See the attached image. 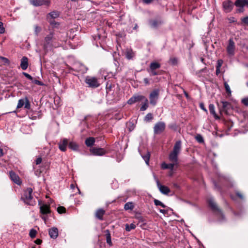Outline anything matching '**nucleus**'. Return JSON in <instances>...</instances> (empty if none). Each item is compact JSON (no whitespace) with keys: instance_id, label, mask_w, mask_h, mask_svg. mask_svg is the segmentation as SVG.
Segmentation results:
<instances>
[{"instance_id":"obj_1","label":"nucleus","mask_w":248,"mask_h":248,"mask_svg":"<svg viewBox=\"0 0 248 248\" xmlns=\"http://www.w3.org/2000/svg\"><path fill=\"white\" fill-rule=\"evenodd\" d=\"M181 148V141H177L174 145L172 151L170 153L169 155L170 161L176 165H177L178 163V155L180 153Z\"/></svg>"},{"instance_id":"obj_2","label":"nucleus","mask_w":248,"mask_h":248,"mask_svg":"<svg viewBox=\"0 0 248 248\" xmlns=\"http://www.w3.org/2000/svg\"><path fill=\"white\" fill-rule=\"evenodd\" d=\"M32 189L31 187H28L24 192L21 199L26 204L33 206L35 204V201L33 199L32 195Z\"/></svg>"},{"instance_id":"obj_3","label":"nucleus","mask_w":248,"mask_h":248,"mask_svg":"<svg viewBox=\"0 0 248 248\" xmlns=\"http://www.w3.org/2000/svg\"><path fill=\"white\" fill-rule=\"evenodd\" d=\"M160 90L158 89H155L149 94V98L150 103L153 106L157 104L159 97Z\"/></svg>"},{"instance_id":"obj_4","label":"nucleus","mask_w":248,"mask_h":248,"mask_svg":"<svg viewBox=\"0 0 248 248\" xmlns=\"http://www.w3.org/2000/svg\"><path fill=\"white\" fill-rule=\"evenodd\" d=\"M85 82L89 87L92 88H97L100 85L98 79L94 77L87 76Z\"/></svg>"},{"instance_id":"obj_5","label":"nucleus","mask_w":248,"mask_h":248,"mask_svg":"<svg viewBox=\"0 0 248 248\" xmlns=\"http://www.w3.org/2000/svg\"><path fill=\"white\" fill-rule=\"evenodd\" d=\"M207 202L211 210L213 212H216L218 216H220L223 219H224V216L222 212L218 207L217 203L215 202L214 199L212 198H209L207 200Z\"/></svg>"},{"instance_id":"obj_6","label":"nucleus","mask_w":248,"mask_h":248,"mask_svg":"<svg viewBox=\"0 0 248 248\" xmlns=\"http://www.w3.org/2000/svg\"><path fill=\"white\" fill-rule=\"evenodd\" d=\"M166 124L163 122H158L155 124L154 132L155 135L161 134L165 129Z\"/></svg>"},{"instance_id":"obj_7","label":"nucleus","mask_w":248,"mask_h":248,"mask_svg":"<svg viewBox=\"0 0 248 248\" xmlns=\"http://www.w3.org/2000/svg\"><path fill=\"white\" fill-rule=\"evenodd\" d=\"M70 70L81 73H84L87 72L88 69L83 64L80 63H76L74 65L73 67L70 68Z\"/></svg>"},{"instance_id":"obj_8","label":"nucleus","mask_w":248,"mask_h":248,"mask_svg":"<svg viewBox=\"0 0 248 248\" xmlns=\"http://www.w3.org/2000/svg\"><path fill=\"white\" fill-rule=\"evenodd\" d=\"M54 37V33L50 32V33L47 35L45 39V42L43 46V47L45 50H46L47 49L51 46V42L53 40Z\"/></svg>"},{"instance_id":"obj_9","label":"nucleus","mask_w":248,"mask_h":248,"mask_svg":"<svg viewBox=\"0 0 248 248\" xmlns=\"http://www.w3.org/2000/svg\"><path fill=\"white\" fill-rule=\"evenodd\" d=\"M40 213L42 215H47L51 213L50 207L49 204L46 203H41V201H39Z\"/></svg>"},{"instance_id":"obj_10","label":"nucleus","mask_w":248,"mask_h":248,"mask_svg":"<svg viewBox=\"0 0 248 248\" xmlns=\"http://www.w3.org/2000/svg\"><path fill=\"white\" fill-rule=\"evenodd\" d=\"M30 3L35 7L46 5L49 6L50 1L49 0H29Z\"/></svg>"},{"instance_id":"obj_11","label":"nucleus","mask_w":248,"mask_h":248,"mask_svg":"<svg viewBox=\"0 0 248 248\" xmlns=\"http://www.w3.org/2000/svg\"><path fill=\"white\" fill-rule=\"evenodd\" d=\"M235 49V43L232 38L229 40V44L227 46V52L229 55L233 56Z\"/></svg>"},{"instance_id":"obj_12","label":"nucleus","mask_w":248,"mask_h":248,"mask_svg":"<svg viewBox=\"0 0 248 248\" xmlns=\"http://www.w3.org/2000/svg\"><path fill=\"white\" fill-rule=\"evenodd\" d=\"M146 97L142 95H135L132 96L128 101L127 104L132 105L138 102H142Z\"/></svg>"},{"instance_id":"obj_13","label":"nucleus","mask_w":248,"mask_h":248,"mask_svg":"<svg viewBox=\"0 0 248 248\" xmlns=\"http://www.w3.org/2000/svg\"><path fill=\"white\" fill-rule=\"evenodd\" d=\"M222 6L225 13H230L233 9V4L230 0H226L223 2Z\"/></svg>"},{"instance_id":"obj_14","label":"nucleus","mask_w":248,"mask_h":248,"mask_svg":"<svg viewBox=\"0 0 248 248\" xmlns=\"http://www.w3.org/2000/svg\"><path fill=\"white\" fill-rule=\"evenodd\" d=\"M90 152L94 155H103L106 153V150L102 148H93L90 149Z\"/></svg>"},{"instance_id":"obj_15","label":"nucleus","mask_w":248,"mask_h":248,"mask_svg":"<svg viewBox=\"0 0 248 248\" xmlns=\"http://www.w3.org/2000/svg\"><path fill=\"white\" fill-rule=\"evenodd\" d=\"M10 177L12 181H13L15 183L18 185H20L21 184V181L19 177V176L16 174L14 171H10L9 172Z\"/></svg>"},{"instance_id":"obj_16","label":"nucleus","mask_w":248,"mask_h":248,"mask_svg":"<svg viewBox=\"0 0 248 248\" xmlns=\"http://www.w3.org/2000/svg\"><path fill=\"white\" fill-rule=\"evenodd\" d=\"M156 184L157 187L159 191L163 194L167 195L170 192V188L167 186H163L160 184L159 180H156Z\"/></svg>"},{"instance_id":"obj_17","label":"nucleus","mask_w":248,"mask_h":248,"mask_svg":"<svg viewBox=\"0 0 248 248\" xmlns=\"http://www.w3.org/2000/svg\"><path fill=\"white\" fill-rule=\"evenodd\" d=\"M163 23V21L161 19H154L149 21L150 26L153 28H157Z\"/></svg>"},{"instance_id":"obj_18","label":"nucleus","mask_w":248,"mask_h":248,"mask_svg":"<svg viewBox=\"0 0 248 248\" xmlns=\"http://www.w3.org/2000/svg\"><path fill=\"white\" fill-rule=\"evenodd\" d=\"M68 140L66 139H63L59 143V148L62 152L66 150L67 146L68 145Z\"/></svg>"},{"instance_id":"obj_19","label":"nucleus","mask_w":248,"mask_h":248,"mask_svg":"<svg viewBox=\"0 0 248 248\" xmlns=\"http://www.w3.org/2000/svg\"><path fill=\"white\" fill-rule=\"evenodd\" d=\"M220 103L222 104V108H220V111L221 113L224 112L225 113H227L228 110L231 108V104L227 101H222Z\"/></svg>"},{"instance_id":"obj_20","label":"nucleus","mask_w":248,"mask_h":248,"mask_svg":"<svg viewBox=\"0 0 248 248\" xmlns=\"http://www.w3.org/2000/svg\"><path fill=\"white\" fill-rule=\"evenodd\" d=\"M105 214V210L102 208L97 209L95 213V217L100 220H103V216Z\"/></svg>"},{"instance_id":"obj_21","label":"nucleus","mask_w":248,"mask_h":248,"mask_svg":"<svg viewBox=\"0 0 248 248\" xmlns=\"http://www.w3.org/2000/svg\"><path fill=\"white\" fill-rule=\"evenodd\" d=\"M48 233L51 238L56 239L58 236V229L56 227L51 228L49 229Z\"/></svg>"},{"instance_id":"obj_22","label":"nucleus","mask_w":248,"mask_h":248,"mask_svg":"<svg viewBox=\"0 0 248 248\" xmlns=\"http://www.w3.org/2000/svg\"><path fill=\"white\" fill-rule=\"evenodd\" d=\"M29 65L28 59L27 57L24 56L21 60L20 67L23 70L27 69Z\"/></svg>"},{"instance_id":"obj_23","label":"nucleus","mask_w":248,"mask_h":248,"mask_svg":"<svg viewBox=\"0 0 248 248\" xmlns=\"http://www.w3.org/2000/svg\"><path fill=\"white\" fill-rule=\"evenodd\" d=\"M236 7H248V0H236L234 3Z\"/></svg>"},{"instance_id":"obj_24","label":"nucleus","mask_w":248,"mask_h":248,"mask_svg":"<svg viewBox=\"0 0 248 248\" xmlns=\"http://www.w3.org/2000/svg\"><path fill=\"white\" fill-rule=\"evenodd\" d=\"M125 57L128 60L132 59L135 57V53L131 49H127L125 52Z\"/></svg>"},{"instance_id":"obj_25","label":"nucleus","mask_w":248,"mask_h":248,"mask_svg":"<svg viewBox=\"0 0 248 248\" xmlns=\"http://www.w3.org/2000/svg\"><path fill=\"white\" fill-rule=\"evenodd\" d=\"M209 111H210V113L214 116V118L216 119H217V120L219 119V117L216 113L215 106L213 104H211L209 105Z\"/></svg>"},{"instance_id":"obj_26","label":"nucleus","mask_w":248,"mask_h":248,"mask_svg":"<svg viewBox=\"0 0 248 248\" xmlns=\"http://www.w3.org/2000/svg\"><path fill=\"white\" fill-rule=\"evenodd\" d=\"M147 71L149 73H150V76H157V75H161L164 71L163 70H150V69H147Z\"/></svg>"},{"instance_id":"obj_27","label":"nucleus","mask_w":248,"mask_h":248,"mask_svg":"<svg viewBox=\"0 0 248 248\" xmlns=\"http://www.w3.org/2000/svg\"><path fill=\"white\" fill-rule=\"evenodd\" d=\"M160 63L156 62H153L150 64L149 69L150 70H157L158 69L160 68Z\"/></svg>"},{"instance_id":"obj_28","label":"nucleus","mask_w":248,"mask_h":248,"mask_svg":"<svg viewBox=\"0 0 248 248\" xmlns=\"http://www.w3.org/2000/svg\"><path fill=\"white\" fill-rule=\"evenodd\" d=\"M95 142V139L93 137H90L87 138L85 140V143L87 147L92 146Z\"/></svg>"},{"instance_id":"obj_29","label":"nucleus","mask_w":248,"mask_h":248,"mask_svg":"<svg viewBox=\"0 0 248 248\" xmlns=\"http://www.w3.org/2000/svg\"><path fill=\"white\" fill-rule=\"evenodd\" d=\"M142 102V105L140 108V110L141 111L146 110L149 107L148 100L146 97Z\"/></svg>"},{"instance_id":"obj_30","label":"nucleus","mask_w":248,"mask_h":248,"mask_svg":"<svg viewBox=\"0 0 248 248\" xmlns=\"http://www.w3.org/2000/svg\"><path fill=\"white\" fill-rule=\"evenodd\" d=\"M175 165H176L172 162L170 164L163 163L162 164V168L163 169H170V170H172Z\"/></svg>"},{"instance_id":"obj_31","label":"nucleus","mask_w":248,"mask_h":248,"mask_svg":"<svg viewBox=\"0 0 248 248\" xmlns=\"http://www.w3.org/2000/svg\"><path fill=\"white\" fill-rule=\"evenodd\" d=\"M68 147L74 151H77L78 149V144L73 141L69 143Z\"/></svg>"},{"instance_id":"obj_32","label":"nucleus","mask_w":248,"mask_h":248,"mask_svg":"<svg viewBox=\"0 0 248 248\" xmlns=\"http://www.w3.org/2000/svg\"><path fill=\"white\" fill-rule=\"evenodd\" d=\"M134 208V205L132 202H128L124 204V209L125 210H132Z\"/></svg>"},{"instance_id":"obj_33","label":"nucleus","mask_w":248,"mask_h":248,"mask_svg":"<svg viewBox=\"0 0 248 248\" xmlns=\"http://www.w3.org/2000/svg\"><path fill=\"white\" fill-rule=\"evenodd\" d=\"M106 241L107 243L109 245H112V242L111 240V235L109 231L107 230L106 231Z\"/></svg>"},{"instance_id":"obj_34","label":"nucleus","mask_w":248,"mask_h":248,"mask_svg":"<svg viewBox=\"0 0 248 248\" xmlns=\"http://www.w3.org/2000/svg\"><path fill=\"white\" fill-rule=\"evenodd\" d=\"M52 18L55 19L60 16V12L57 11H53L48 14Z\"/></svg>"},{"instance_id":"obj_35","label":"nucleus","mask_w":248,"mask_h":248,"mask_svg":"<svg viewBox=\"0 0 248 248\" xmlns=\"http://www.w3.org/2000/svg\"><path fill=\"white\" fill-rule=\"evenodd\" d=\"M224 87H225L226 92L228 95V96H231V93H232V91L231 90V89L230 88L229 85H228V84L226 81H225L224 82Z\"/></svg>"},{"instance_id":"obj_36","label":"nucleus","mask_w":248,"mask_h":248,"mask_svg":"<svg viewBox=\"0 0 248 248\" xmlns=\"http://www.w3.org/2000/svg\"><path fill=\"white\" fill-rule=\"evenodd\" d=\"M24 108L27 109H30L31 108V104L28 97H25Z\"/></svg>"},{"instance_id":"obj_37","label":"nucleus","mask_w":248,"mask_h":248,"mask_svg":"<svg viewBox=\"0 0 248 248\" xmlns=\"http://www.w3.org/2000/svg\"><path fill=\"white\" fill-rule=\"evenodd\" d=\"M142 157L143 158V159L144 160V161H145L146 164L149 165V162L150 157V152H148L146 154V155H142Z\"/></svg>"},{"instance_id":"obj_38","label":"nucleus","mask_w":248,"mask_h":248,"mask_svg":"<svg viewBox=\"0 0 248 248\" xmlns=\"http://www.w3.org/2000/svg\"><path fill=\"white\" fill-rule=\"evenodd\" d=\"M135 228L136 225L133 223H131L130 225L128 224L125 225V230L127 232H130L131 230L135 229Z\"/></svg>"},{"instance_id":"obj_39","label":"nucleus","mask_w":248,"mask_h":248,"mask_svg":"<svg viewBox=\"0 0 248 248\" xmlns=\"http://www.w3.org/2000/svg\"><path fill=\"white\" fill-rule=\"evenodd\" d=\"M153 119V114L151 113H148L144 117V120L148 122Z\"/></svg>"},{"instance_id":"obj_40","label":"nucleus","mask_w":248,"mask_h":248,"mask_svg":"<svg viewBox=\"0 0 248 248\" xmlns=\"http://www.w3.org/2000/svg\"><path fill=\"white\" fill-rule=\"evenodd\" d=\"M195 139L200 143H202L204 142L203 138L200 134H197L195 136Z\"/></svg>"},{"instance_id":"obj_41","label":"nucleus","mask_w":248,"mask_h":248,"mask_svg":"<svg viewBox=\"0 0 248 248\" xmlns=\"http://www.w3.org/2000/svg\"><path fill=\"white\" fill-rule=\"evenodd\" d=\"M25 102V98L24 99H20L18 100L17 105L16 107V108H22L24 105Z\"/></svg>"},{"instance_id":"obj_42","label":"nucleus","mask_w":248,"mask_h":248,"mask_svg":"<svg viewBox=\"0 0 248 248\" xmlns=\"http://www.w3.org/2000/svg\"><path fill=\"white\" fill-rule=\"evenodd\" d=\"M154 202L156 206H160L163 208L166 207V205L164 203L157 199H155Z\"/></svg>"},{"instance_id":"obj_43","label":"nucleus","mask_w":248,"mask_h":248,"mask_svg":"<svg viewBox=\"0 0 248 248\" xmlns=\"http://www.w3.org/2000/svg\"><path fill=\"white\" fill-rule=\"evenodd\" d=\"M36 233L37 231L35 230L32 229L30 230L29 235L31 238H33L36 236Z\"/></svg>"},{"instance_id":"obj_44","label":"nucleus","mask_w":248,"mask_h":248,"mask_svg":"<svg viewBox=\"0 0 248 248\" xmlns=\"http://www.w3.org/2000/svg\"><path fill=\"white\" fill-rule=\"evenodd\" d=\"M177 59L176 58L173 57L170 58L169 60L170 63L172 65H176L177 64Z\"/></svg>"},{"instance_id":"obj_45","label":"nucleus","mask_w":248,"mask_h":248,"mask_svg":"<svg viewBox=\"0 0 248 248\" xmlns=\"http://www.w3.org/2000/svg\"><path fill=\"white\" fill-rule=\"evenodd\" d=\"M57 211L59 214L64 213L66 212V209L63 206H59L57 208Z\"/></svg>"},{"instance_id":"obj_46","label":"nucleus","mask_w":248,"mask_h":248,"mask_svg":"<svg viewBox=\"0 0 248 248\" xmlns=\"http://www.w3.org/2000/svg\"><path fill=\"white\" fill-rule=\"evenodd\" d=\"M41 28L37 25H35L34 27V33L37 36L39 33L41 31Z\"/></svg>"},{"instance_id":"obj_47","label":"nucleus","mask_w":248,"mask_h":248,"mask_svg":"<svg viewBox=\"0 0 248 248\" xmlns=\"http://www.w3.org/2000/svg\"><path fill=\"white\" fill-rule=\"evenodd\" d=\"M242 24L245 25H248V16L241 18Z\"/></svg>"},{"instance_id":"obj_48","label":"nucleus","mask_w":248,"mask_h":248,"mask_svg":"<svg viewBox=\"0 0 248 248\" xmlns=\"http://www.w3.org/2000/svg\"><path fill=\"white\" fill-rule=\"evenodd\" d=\"M31 81H32V83H33L36 85H41V86L44 85V83L42 82H41L38 80L32 79V80Z\"/></svg>"},{"instance_id":"obj_49","label":"nucleus","mask_w":248,"mask_h":248,"mask_svg":"<svg viewBox=\"0 0 248 248\" xmlns=\"http://www.w3.org/2000/svg\"><path fill=\"white\" fill-rule=\"evenodd\" d=\"M5 32V28L3 27V24L0 21V34H2Z\"/></svg>"},{"instance_id":"obj_50","label":"nucleus","mask_w":248,"mask_h":248,"mask_svg":"<svg viewBox=\"0 0 248 248\" xmlns=\"http://www.w3.org/2000/svg\"><path fill=\"white\" fill-rule=\"evenodd\" d=\"M242 103L245 106H248V97L243 98Z\"/></svg>"},{"instance_id":"obj_51","label":"nucleus","mask_w":248,"mask_h":248,"mask_svg":"<svg viewBox=\"0 0 248 248\" xmlns=\"http://www.w3.org/2000/svg\"><path fill=\"white\" fill-rule=\"evenodd\" d=\"M23 75L26 77L28 79L31 80H32V79H33V78L30 75H29V74L27 73H25V72H23Z\"/></svg>"},{"instance_id":"obj_52","label":"nucleus","mask_w":248,"mask_h":248,"mask_svg":"<svg viewBox=\"0 0 248 248\" xmlns=\"http://www.w3.org/2000/svg\"><path fill=\"white\" fill-rule=\"evenodd\" d=\"M222 64H223V61L222 60H218L217 62V65L216 66V67L220 68Z\"/></svg>"},{"instance_id":"obj_53","label":"nucleus","mask_w":248,"mask_h":248,"mask_svg":"<svg viewBox=\"0 0 248 248\" xmlns=\"http://www.w3.org/2000/svg\"><path fill=\"white\" fill-rule=\"evenodd\" d=\"M143 82L146 86L149 85L150 84V79L148 78H144L143 79Z\"/></svg>"},{"instance_id":"obj_54","label":"nucleus","mask_w":248,"mask_h":248,"mask_svg":"<svg viewBox=\"0 0 248 248\" xmlns=\"http://www.w3.org/2000/svg\"><path fill=\"white\" fill-rule=\"evenodd\" d=\"M111 87H112L111 84L109 83V82H107V84H106L107 90L108 91H110L111 89Z\"/></svg>"},{"instance_id":"obj_55","label":"nucleus","mask_w":248,"mask_h":248,"mask_svg":"<svg viewBox=\"0 0 248 248\" xmlns=\"http://www.w3.org/2000/svg\"><path fill=\"white\" fill-rule=\"evenodd\" d=\"M42 158L41 157H39L35 160V163L36 165H39V164H41V163L42 162Z\"/></svg>"},{"instance_id":"obj_56","label":"nucleus","mask_w":248,"mask_h":248,"mask_svg":"<svg viewBox=\"0 0 248 248\" xmlns=\"http://www.w3.org/2000/svg\"><path fill=\"white\" fill-rule=\"evenodd\" d=\"M236 196L239 197L240 199H244V197H243V195H242V193H241L239 191H237L236 192Z\"/></svg>"},{"instance_id":"obj_57","label":"nucleus","mask_w":248,"mask_h":248,"mask_svg":"<svg viewBox=\"0 0 248 248\" xmlns=\"http://www.w3.org/2000/svg\"><path fill=\"white\" fill-rule=\"evenodd\" d=\"M200 108L202 109L203 110H204V111H205L206 112H207V109H206V108L204 107V105L203 104V103H200Z\"/></svg>"},{"instance_id":"obj_58","label":"nucleus","mask_w":248,"mask_h":248,"mask_svg":"<svg viewBox=\"0 0 248 248\" xmlns=\"http://www.w3.org/2000/svg\"><path fill=\"white\" fill-rule=\"evenodd\" d=\"M142 1L145 4H150L153 1V0H142Z\"/></svg>"},{"instance_id":"obj_59","label":"nucleus","mask_w":248,"mask_h":248,"mask_svg":"<svg viewBox=\"0 0 248 248\" xmlns=\"http://www.w3.org/2000/svg\"><path fill=\"white\" fill-rule=\"evenodd\" d=\"M41 172L42 171L40 170H36L34 171L35 174L38 177L40 176Z\"/></svg>"},{"instance_id":"obj_60","label":"nucleus","mask_w":248,"mask_h":248,"mask_svg":"<svg viewBox=\"0 0 248 248\" xmlns=\"http://www.w3.org/2000/svg\"><path fill=\"white\" fill-rule=\"evenodd\" d=\"M42 241L41 239H37L35 241V243L37 244V245H40L42 243Z\"/></svg>"},{"instance_id":"obj_61","label":"nucleus","mask_w":248,"mask_h":248,"mask_svg":"<svg viewBox=\"0 0 248 248\" xmlns=\"http://www.w3.org/2000/svg\"><path fill=\"white\" fill-rule=\"evenodd\" d=\"M41 217L42 219L44 220L45 223H46V221L47 219L46 215H42L41 216Z\"/></svg>"},{"instance_id":"obj_62","label":"nucleus","mask_w":248,"mask_h":248,"mask_svg":"<svg viewBox=\"0 0 248 248\" xmlns=\"http://www.w3.org/2000/svg\"><path fill=\"white\" fill-rule=\"evenodd\" d=\"M0 58L2 59L3 60V62L5 63H7L9 62V60H8V59L5 57H0Z\"/></svg>"},{"instance_id":"obj_63","label":"nucleus","mask_w":248,"mask_h":248,"mask_svg":"<svg viewBox=\"0 0 248 248\" xmlns=\"http://www.w3.org/2000/svg\"><path fill=\"white\" fill-rule=\"evenodd\" d=\"M239 8L237 10V12L243 13L244 11V7H239Z\"/></svg>"},{"instance_id":"obj_64","label":"nucleus","mask_w":248,"mask_h":248,"mask_svg":"<svg viewBox=\"0 0 248 248\" xmlns=\"http://www.w3.org/2000/svg\"><path fill=\"white\" fill-rule=\"evenodd\" d=\"M3 155L4 153L3 149L0 147V157L2 156Z\"/></svg>"}]
</instances>
